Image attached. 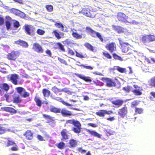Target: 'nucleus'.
Returning <instances> with one entry per match:
<instances>
[{"mask_svg":"<svg viewBox=\"0 0 155 155\" xmlns=\"http://www.w3.org/2000/svg\"><path fill=\"white\" fill-rule=\"evenodd\" d=\"M5 24L7 29V30L9 29L10 28L11 26V22L8 21H6L5 22Z\"/></svg>","mask_w":155,"mask_h":155,"instance_id":"obj_53","label":"nucleus"},{"mask_svg":"<svg viewBox=\"0 0 155 155\" xmlns=\"http://www.w3.org/2000/svg\"><path fill=\"white\" fill-rule=\"evenodd\" d=\"M15 146L11 148V150L12 151H16L18 150V146L15 143V144H14Z\"/></svg>","mask_w":155,"mask_h":155,"instance_id":"obj_58","label":"nucleus"},{"mask_svg":"<svg viewBox=\"0 0 155 155\" xmlns=\"http://www.w3.org/2000/svg\"><path fill=\"white\" fill-rule=\"evenodd\" d=\"M139 104V102L137 101H133L131 104V107L132 108L136 107Z\"/></svg>","mask_w":155,"mask_h":155,"instance_id":"obj_51","label":"nucleus"},{"mask_svg":"<svg viewBox=\"0 0 155 155\" xmlns=\"http://www.w3.org/2000/svg\"><path fill=\"white\" fill-rule=\"evenodd\" d=\"M84 46L86 47L88 49L91 51H93L94 50V48L93 46L90 44L89 43H87L84 44Z\"/></svg>","mask_w":155,"mask_h":155,"instance_id":"obj_46","label":"nucleus"},{"mask_svg":"<svg viewBox=\"0 0 155 155\" xmlns=\"http://www.w3.org/2000/svg\"><path fill=\"white\" fill-rule=\"evenodd\" d=\"M15 43L25 48H27L28 46V45L26 42L20 39L15 41Z\"/></svg>","mask_w":155,"mask_h":155,"instance_id":"obj_22","label":"nucleus"},{"mask_svg":"<svg viewBox=\"0 0 155 155\" xmlns=\"http://www.w3.org/2000/svg\"><path fill=\"white\" fill-rule=\"evenodd\" d=\"M80 66L81 67H83L84 68H86L87 69L90 70H92L93 69V68L92 67L90 66H85V65H83V64L80 65Z\"/></svg>","mask_w":155,"mask_h":155,"instance_id":"obj_59","label":"nucleus"},{"mask_svg":"<svg viewBox=\"0 0 155 155\" xmlns=\"http://www.w3.org/2000/svg\"><path fill=\"white\" fill-rule=\"evenodd\" d=\"M36 32L38 35H42L45 34V31L43 30L38 29H37Z\"/></svg>","mask_w":155,"mask_h":155,"instance_id":"obj_55","label":"nucleus"},{"mask_svg":"<svg viewBox=\"0 0 155 155\" xmlns=\"http://www.w3.org/2000/svg\"><path fill=\"white\" fill-rule=\"evenodd\" d=\"M45 8L47 11L48 12H51L53 11V7L51 5H46Z\"/></svg>","mask_w":155,"mask_h":155,"instance_id":"obj_44","label":"nucleus"},{"mask_svg":"<svg viewBox=\"0 0 155 155\" xmlns=\"http://www.w3.org/2000/svg\"><path fill=\"white\" fill-rule=\"evenodd\" d=\"M116 17L119 21L125 23H129L127 20L128 18V16H126L125 14L123 12H118Z\"/></svg>","mask_w":155,"mask_h":155,"instance_id":"obj_7","label":"nucleus"},{"mask_svg":"<svg viewBox=\"0 0 155 155\" xmlns=\"http://www.w3.org/2000/svg\"><path fill=\"white\" fill-rule=\"evenodd\" d=\"M6 131V129L0 125V134H4Z\"/></svg>","mask_w":155,"mask_h":155,"instance_id":"obj_54","label":"nucleus"},{"mask_svg":"<svg viewBox=\"0 0 155 155\" xmlns=\"http://www.w3.org/2000/svg\"><path fill=\"white\" fill-rule=\"evenodd\" d=\"M102 80L105 82L107 87H115L116 85L115 82L111 78H102Z\"/></svg>","mask_w":155,"mask_h":155,"instance_id":"obj_9","label":"nucleus"},{"mask_svg":"<svg viewBox=\"0 0 155 155\" xmlns=\"http://www.w3.org/2000/svg\"><path fill=\"white\" fill-rule=\"evenodd\" d=\"M34 101L36 103V105L39 107H41L43 104L41 101L39 97L36 96L34 98Z\"/></svg>","mask_w":155,"mask_h":155,"instance_id":"obj_31","label":"nucleus"},{"mask_svg":"<svg viewBox=\"0 0 155 155\" xmlns=\"http://www.w3.org/2000/svg\"><path fill=\"white\" fill-rule=\"evenodd\" d=\"M62 43L65 46H70L71 48H73L74 45H76V43L72 42L69 39H67L62 41Z\"/></svg>","mask_w":155,"mask_h":155,"instance_id":"obj_21","label":"nucleus"},{"mask_svg":"<svg viewBox=\"0 0 155 155\" xmlns=\"http://www.w3.org/2000/svg\"><path fill=\"white\" fill-rule=\"evenodd\" d=\"M107 134L109 135H113L114 132V131L111 130H106Z\"/></svg>","mask_w":155,"mask_h":155,"instance_id":"obj_61","label":"nucleus"},{"mask_svg":"<svg viewBox=\"0 0 155 155\" xmlns=\"http://www.w3.org/2000/svg\"><path fill=\"white\" fill-rule=\"evenodd\" d=\"M21 100L20 98L19 95L14 97L13 98V103H18L21 102Z\"/></svg>","mask_w":155,"mask_h":155,"instance_id":"obj_40","label":"nucleus"},{"mask_svg":"<svg viewBox=\"0 0 155 155\" xmlns=\"http://www.w3.org/2000/svg\"><path fill=\"white\" fill-rule=\"evenodd\" d=\"M112 27L113 29L118 34H122L124 33L126 29L120 26L113 25Z\"/></svg>","mask_w":155,"mask_h":155,"instance_id":"obj_15","label":"nucleus"},{"mask_svg":"<svg viewBox=\"0 0 155 155\" xmlns=\"http://www.w3.org/2000/svg\"><path fill=\"white\" fill-rule=\"evenodd\" d=\"M19 55L18 52L13 50L7 55L6 58L9 60L15 61L19 57Z\"/></svg>","mask_w":155,"mask_h":155,"instance_id":"obj_5","label":"nucleus"},{"mask_svg":"<svg viewBox=\"0 0 155 155\" xmlns=\"http://www.w3.org/2000/svg\"><path fill=\"white\" fill-rule=\"evenodd\" d=\"M87 131L90 134L97 138H101V135L94 130H91L89 129H87Z\"/></svg>","mask_w":155,"mask_h":155,"instance_id":"obj_24","label":"nucleus"},{"mask_svg":"<svg viewBox=\"0 0 155 155\" xmlns=\"http://www.w3.org/2000/svg\"><path fill=\"white\" fill-rule=\"evenodd\" d=\"M52 90L55 94H56L58 92L61 91V90L58 89L55 86H54L52 88Z\"/></svg>","mask_w":155,"mask_h":155,"instance_id":"obj_52","label":"nucleus"},{"mask_svg":"<svg viewBox=\"0 0 155 155\" xmlns=\"http://www.w3.org/2000/svg\"><path fill=\"white\" fill-rule=\"evenodd\" d=\"M42 115L45 118L48 120V123L51 122L53 121V117L50 116V115L45 114H43Z\"/></svg>","mask_w":155,"mask_h":155,"instance_id":"obj_35","label":"nucleus"},{"mask_svg":"<svg viewBox=\"0 0 155 155\" xmlns=\"http://www.w3.org/2000/svg\"><path fill=\"white\" fill-rule=\"evenodd\" d=\"M81 13L84 15L90 18H94L95 15V13L94 12L91 11L88 8H82L81 11Z\"/></svg>","mask_w":155,"mask_h":155,"instance_id":"obj_4","label":"nucleus"},{"mask_svg":"<svg viewBox=\"0 0 155 155\" xmlns=\"http://www.w3.org/2000/svg\"><path fill=\"white\" fill-rule=\"evenodd\" d=\"M68 53L71 55H74V51L70 48H68Z\"/></svg>","mask_w":155,"mask_h":155,"instance_id":"obj_60","label":"nucleus"},{"mask_svg":"<svg viewBox=\"0 0 155 155\" xmlns=\"http://www.w3.org/2000/svg\"><path fill=\"white\" fill-rule=\"evenodd\" d=\"M42 92L44 97H48L50 95V91L46 89H43Z\"/></svg>","mask_w":155,"mask_h":155,"instance_id":"obj_33","label":"nucleus"},{"mask_svg":"<svg viewBox=\"0 0 155 155\" xmlns=\"http://www.w3.org/2000/svg\"><path fill=\"white\" fill-rule=\"evenodd\" d=\"M60 110V108L52 107L50 109V111L51 112L55 113H60L61 111Z\"/></svg>","mask_w":155,"mask_h":155,"instance_id":"obj_34","label":"nucleus"},{"mask_svg":"<svg viewBox=\"0 0 155 155\" xmlns=\"http://www.w3.org/2000/svg\"><path fill=\"white\" fill-rule=\"evenodd\" d=\"M23 135L27 140H31L33 138V134L29 130L26 131L23 134Z\"/></svg>","mask_w":155,"mask_h":155,"instance_id":"obj_19","label":"nucleus"},{"mask_svg":"<svg viewBox=\"0 0 155 155\" xmlns=\"http://www.w3.org/2000/svg\"><path fill=\"white\" fill-rule=\"evenodd\" d=\"M112 110L107 111L106 110H101L96 112V114L100 117H104L106 114L110 115L113 113Z\"/></svg>","mask_w":155,"mask_h":155,"instance_id":"obj_12","label":"nucleus"},{"mask_svg":"<svg viewBox=\"0 0 155 155\" xmlns=\"http://www.w3.org/2000/svg\"><path fill=\"white\" fill-rule=\"evenodd\" d=\"M16 90L18 93L20 94L21 97L24 98L28 97L30 96V94L27 92L26 90L21 87H18L16 88Z\"/></svg>","mask_w":155,"mask_h":155,"instance_id":"obj_8","label":"nucleus"},{"mask_svg":"<svg viewBox=\"0 0 155 155\" xmlns=\"http://www.w3.org/2000/svg\"><path fill=\"white\" fill-rule=\"evenodd\" d=\"M102 54L103 56L107 59H110L112 58L111 56L106 51H105L103 52Z\"/></svg>","mask_w":155,"mask_h":155,"instance_id":"obj_36","label":"nucleus"},{"mask_svg":"<svg viewBox=\"0 0 155 155\" xmlns=\"http://www.w3.org/2000/svg\"><path fill=\"white\" fill-rule=\"evenodd\" d=\"M61 91L64 92L69 94H71L72 92L67 88H64L61 90Z\"/></svg>","mask_w":155,"mask_h":155,"instance_id":"obj_48","label":"nucleus"},{"mask_svg":"<svg viewBox=\"0 0 155 155\" xmlns=\"http://www.w3.org/2000/svg\"><path fill=\"white\" fill-rule=\"evenodd\" d=\"M75 74L78 77L82 79L86 82L90 83L92 82L91 78L90 77L85 76L84 75L81 74H78L75 73Z\"/></svg>","mask_w":155,"mask_h":155,"instance_id":"obj_16","label":"nucleus"},{"mask_svg":"<svg viewBox=\"0 0 155 155\" xmlns=\"http://www.w3.org/2000/svg\"><path fill=\"white\" fill-rule=\"evenodd\" d=\"M7 140L5 142V145L6 147H9L10 146H14V144H15V142L10 139L8 138H7Z\"/></svg>","mask_w":155,"mask_h":155,"instance_id":"obj_27","label":"nucleus"},{"mask_svg":"<svg viewBox=\"0 0 155 155\" xmlns=\"http://www.w3.org/2000/svg\"><path fill=\"white\" fill-rule=\"evenodd\" d=\"M13 27L16 29L18 28L20 26L19 22L17 20H15L13 23Z\"/></svg>","mask_w":155,"mask_h":155,"instance_id":"obj_50","label":"nucleus"},{"mask_svg":"<svg viewBox=\"0 0 155 155\" xmlns=\"http://www.w3.org/2000/svg\"><path fill=\"white\" fill-rule=\"evenodd\" d=\"M54 25L59 28H61L62 31H63L64 27L63 25L59 22L56 23L54 24Z\"/></svg>","mask_w":155,"mask_h":155,"instance_id":"obj_47","label":"nucleus"},{"mask_svg":"<svg viewBox=\"0 0 155 155\" xmlns=\"http://www.w3.org/2000/svg\"><path fill=\"white\" fill-rule=\"evenodd\" d=\"M51 97H52V98L54 99L57 101H60L63 104H64L65 105H66L67 106H72V105L69 104H68V103H66L61 98L59 97H54L52 95H51Z\"/></svg>","mask_w":155,"mask_h":155,"instance_id":"obj_23","label":"nucleus"},{"mask_svg":"<svg viewBox=\"0 0 155 155\" xmlns=\"http://www.w3.org/2000/svg\"><path fill=\"white\" fill-rule=\"evenodd\" d=\"M149 40V42H153L155 41V35L150 34L148 35Z\"/></svg>","mask_w":155,"mask_h":155,"instance_id":"obj_49","label":"nucleus"},{"mask_svg":"<svg viewBox=\"0 0 155 155\" xmlns=\"http://www.w3.org/2000/svg\"><path fill=\"white\" fill-rule=\"evenodd\" d=\"M72 35L73 37L76 38L77 39H81L82 38V35L84 36V38L86 36L85 34H81V35H79L78 33L73 32L72 33Z\"/></svg>","mask_w":155,"mask_h":155,"instance_id":"obj_28","label":"nucleus"},{"mask_svg":"<svg viewBox=\"0 0 155 155\" xmlns=\"http://www.w3.org/2000/svg\"><path fill=\"white\" fill-rule=\"evenodd\" d=\"M60 113H61L63 117H70L71 116H74L76 114H73L71 112L67 110L66 108H63L61 109Z\"/></svg>","mask_w":155,"mask_h":155,"instance_id":"obj_13","label":"nucleus"},{"mask_svg":"<svg viewBox=\"0 0 155 155\" xmlns=\"http://www.w3.org/2000/svg\"><path fill=\"white\" fill-rule=\"evenodd\" d=\"M120 48L123 53H127L131 50L130 47V45L128 42H123L120 38H118Z\"/></svg>","mask_w":155,"mask_h":155,"instance_id":"obj_3","label":"nucleus"},{"mask_svg":"<svg viewBox=\"0 0 155 155\" xmlns=\"http://www.w3.org/2000/svg\"><path fill=\"white\" fill-rule=\"evenodd\" d=\"M4 23V20L3 17H0V25H2Z\"/></svg>","mask_w":155,"mask_h":155,"instance_id":"obj_64","label":"nucleus"},{"mask_svg":"<svg viewBox=\"0 0 155 155\" xmlns=\"http://www.w3.org/2000/svg\"><path fill=\"white\" fill-rule=\"evenodd\" d=\"M112 55L114 59L115 60H118L121 61H123L122 58L120 57L117 55L116 53H113L112 54Z\"/></svg>","mask_w":155,"mask_h":155,"instance_id":"obj_43","label":"nucleus"},{"mask_svg":"<svg viewBox=\"0 0 155 155\" xmlns=\"http://www.w3.org/2000/svg\"><path fill=\"white\" fill-rule=\"evenodd\" d=\"M90 35L93 37L95 38L96 36L102 42H103L104 41V39L102 38V37L100 33L98 32H96L93 30L91 31V32L90 33Z\"/></svg>","mask_w":155,"mask_h":155,"instance_id":"obj_20","label":"nucleus"},{"mask_svg":"<svg viewBox=\"0 0 155 155\" xmlns=\"http://www.w3.org/2000/svg\"><path fill=\"white\" fill-rule=\"evenodd\" d=\"M8 79L14 85H17L18 84V75L16 74H12L10 75H8Z\"/></svg>","mask_w":155,"mask_h":155,"instance_id":"obj_6","label":"nucleus"},{"mask_svg":"<svg viewBox=\"0 0 155 155\" xmlns=\"http://www.w3.org/2000/svg\"><path fill=\"white\" fill-rule=\"evenodd\" d=\"M67 130L65 129H63L60 132L62 137L61 139V140H66L68 139L69 136L68 134Z\"/></svg>","mask_w":155,"mask_h":155,"instance_id":"obj_17","label":"nucleus"},{"mask_svg":"<svg viewBox=\"0 0 155 155\" xmlns=\"http://www.w3.org/2000/svg\"><path fill=\"white\" fill-rule=\"evenodd\" d=\"M85 30L89 34L91 32V31L93 30L90 27H87L85 28Z\"/></svg>","mask_w":155,"mask_h":155,"instance_id":"obj_62","label":"nucleus"},{"mask_svg":"<svg viewBox=\"0 0 155 155\" xmlns=\"http://www.w3.org/2000/svg\"><path fill=\"white\" fill-rule=\"evenodd\" d=\"M1 109L2 110L9 112L12 114H15L17 112L16 110L11 107H1Z\"/></svg>","mask_w":155,"mask_h":155,"instance_id":"obj_18","label":"nucleus"},{"mask_svg":"<svg viewBox=\"0 0 155 155\" xmlns=\"http://www.w3.org/2000/svg\"><path fill=\"white\" fill-rule=\"evenodd\" d=\"M124 103V101L123 100L120 99L112 101V103L113 104L117 106L118 107H120Z\"/></svg>","mask_w":155,"mask_h":155,"instance_id":"obj_25","label":"nucleus"},{"mask_svg":"<svg viewBox=\"0 0 155 155\" xmlns=\"http://www.w3.org/2000/svg\"><path fill=\"white\" fill-rule=\"evenodd\" d=\"M69 143L70 145L69 147L71 148L76 147L78 144L77 141L74 139L70 140Z\"/></svg>","mask_w":155,"mask_h":155,"instance_id":"obj_26","label":"nucleus"},{"mask_svg":"<svg viewBox=\"0 0 155 155\" xmlns=\"http://www.w3.org/2000/svg\"><path fill=\"white\" fill-rule=\"evenodd\" d=\"M33 49L38 53H43L44 52V49L38 43L33 44Z\"/></svg>","mask_w":155,"mask_h":155,"instance_id":"obj_14","label":"nucleus"},{"mask_svg":"<svg viewBox=\"0 0 155 155\" xmlns=\"http://www.w3.org/2000/svg\"><path fill=\"white\" fill-rule=\"evenodd\" d=\"M57 45L58 46V49L60 51L65 52V50L64 47V46L60 42H58L56 43Z\"/></svg>","mask_w":155,"mask_h":155,"instance_id":"obj_37","label":"nucleus"},{"mask_svg":"<svg viewBox=\"0 0 155 155\" xmlns=\"http://www.w3.org/2000/svg\"><path fill=\"white\" fill-rule=\"evenodd\" d=\"M148 82V85L150 87H155V76L150 78Z\"/></svg>","mask_w":155,"mask_h":155,"instance_id":"obj_32","label":"nucleus"},{"mask_svg":"<svg viewBox=\"0 0 155 155\" xmlns=\"http://www.w3.org/2000/svg\"><path fill=\"white\" fill-rule=\"evenodd\" d=\"M123 89L127 93H128L130 91L132 92L133 90L132 87L130 86H127L126 87H123Z\"/></svg>","mask_w":155,"mask_h":155,"instance_id":"obj_38","label":"nucleus"},{"mask_svg":"<svg viewBox=\"0 0 155 155\" xmlns=\"http://www.w3.org/2000/svg\"><path fill=\"white\" fill-rule=\"evenodd\" d=\"M76 53V56L78 58H84V57L83 55L82 54H80L77 51H75Z\"/></svg>","mask_w":155,"mask_h":155,"instance_id":"obj_57","label":"nucleus"},{"mask_svg":"<svg viewBox=\"0 0 155 155\" xmlns=\"http://www.w3.org/2000/svg\"><path fill=\"white\" fill-rule=\"evenodd\" d=\"M0 88L2 90L7 92L9 89V86L6 83L0 84Z\"/></svg>","mask_w":155,"mask_h":155,"instance_id":"obj_29","label":"nucleus"},{"mask_svg":"<svg viewBox=\"0 0 155 155\" xmlns=\"http://www.w3.org/2000/svg\"><path fill=\"white\" fill-rule=\"evenodd\" d=\"M52 33L54 34L55 37L58 39H60L61 38V37L60 36V35L58 32V31L57 30H54Z\"/></svg>","mask_w":155,"mask_h":155,"instance_id":"obj_39","label":"nucleus"},{"mask_svg":"<svg viewBox=\"0 0 155 155\" xmlns=\"http://www.w3.org/2000/svg\"><path fill=\"white\" fill-rule=\"evenodd\" d=\"M105 47L111 53L116 51L117 50L116 44L114 42H112L107 44Z\"/></svg>","mask_w":155,"mask_h":155,"instance_id":"obj_11","label":"nucleus"},{"mask_svg":"<svg viewBox=\"0 0 155 155\" xmlns=\"http://www.w3.org/2000/svg\"><path fill=\"white\" fill-rule=\"evenodd\" d=\"M143 111V109L141 108L135 107V112L136 114H141Z\"/></svg>","mask_w":155,"mask_h":155,"instance_id":"obj_42","label":"nucleus"},{"mask_svg":"<svg viewBox=\"0 0 155 155\" xmlns=\"http://www.w3.org/2000/svg\"><path fill=\"white\" fill-rule=\"evenodd\" d=\"M132 92L136 95H140L142 94V93L139 90L133 89Z\"/></svg>","mask_w":155,"mask_h":155,"instance_id":"obj_56","label":"nucleus"},{"mask_svg":"<svg viewBox=\"0 0 155 155\" xmlns=\"http://www.w3.org/2000/svg\"><path fill=\"white\" fill-rule=\"evenodd\" d=\"M78 150L81 153H85L86 152V150H83L81 147H79L78 149Z\"/></svg>","mask_w":155,"mask_h":155,"instance_id":"obj_63","label":"nucleus"},{"mask_svg":"<svg viewBox=\"0 0 155 155\" xmlns=\"http://www.w3.org/2000/svg\"><path fill=\"white\" fill-rule=\"evenodd\" d=\"M66 124H72L74 126L71 130L74 133L79 134L81 132V125L78 121L74 119L69 120H66Z\"/></svg>","mask_w":155,"mask_h":155,"instance_id":"obj_1","label":"nucleus"},{"mask_svg":"<svg viewBox=\"0 0 155 155\" xmlns=\"http://www.w3.org/2000/svg\"><path fill=\"white\" fill-rule=\"evenodd\" d=\"M128 112L127 107L126 105L119 109L118 111V115L121 117L124 118L125 116L127 115Z\"/></svg>","mask_w":155,"mask_h":155,"instance_id":"obj_10","label":"nucleus"},{"mask_svg":"<svg viewBox=\"0 0 155 155\" xmlns=\"http://www.w3.org/2000/svg\"><path fill=\"white\" fill-rule=\"evenodd\" d=\"M116 69L119 72L121 73H124L126 72V69L125 68H121L119 66H117Z\"/></svg>","mask_w":155,"mask_h":155,"instance_id":"obj_45","label":"nucleus"},{"mask_svg":"<svg viewBox=\"0 0 155 155\" xmlns=\"http://www.w3.org/2000/svg\"><path fill=\"white\" fill-rule=\"evenodd\" d=\"M56 146L59 149H62L64 147L65 143L63 142H61L58 143Z\"/></svg>","mask_w":155,"mask_h":155,"instance_id":"obj_41","label":"nucleus"},{"mask_svg":"<svg viewBox=\"0 0 155 155\" xmlns=\"http://www.w3.org/2000/svg\"><path fill=\"white\" fill-rule=\"evenodd\" d=\"M25 32L27 35L33 36L35 33V28L31 25L25 24L24 25Z\"/></svg>","mask_w":155,"mask_h":155,"instance_id":"obj_2","label":"nucleus"},{"mask_svg":"<svg viewBox=\"0 0 155 155\" xmlns=\"http://www.w3.org/2000/svg\"><path fill=\"white\" fill-rule=\"evenodd\" d=\"M148 35H144L142 36L141 39V41L144 44L150 42L149 39Z\"/></svg>","mask_w":155,"mask_h":155,"instance_id":"obj_30","label":"nucleus"}]
</instances>
